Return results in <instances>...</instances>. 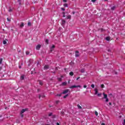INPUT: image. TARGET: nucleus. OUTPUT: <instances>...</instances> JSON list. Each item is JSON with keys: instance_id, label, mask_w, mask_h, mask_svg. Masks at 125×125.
Instances as JSON below:
<instances>
[{"instance_id": "nucleus-1", "label": "nucleus", "mask_w": 125, "mask_h": 125, "mask_svg": "<svg viewBox=\"0 0 125 125\" xmlns=\"http://www.w3.org/2000/svg\"><path fill=\"white\" fill-rule=\"evenodd\" d=\"M104 95V98L105 99V102H109V99H108V96L107 94H105L104 93H103Z\"/></svg>"}, {"instance_id": "nucleus-2", "label": "nucleus", "mask_w": 125, "mask_h": 125, "mask_svg": "<svg viewBox=\"0 0 125 125\" xmlns=\"http://www.w3.org/2000/svg\"><path fill=\"white\" fill-rule=\"evenodd\" d=\"M77 87H82V86L80 85H72L70 87H69V88H71V89H73V88H76Z\"/></svg>"}, {"instance_id": "nucleus-3", "label": "nucleus", "mask_w": 125, "mask_h": 125, "mask_svg": "<svg viewBox=\"0 0 125 125\" xmlns=\"http://www.w3.org/2000/svg\"><path fill=\"white\" fill-rule=\"evenodd\" d=\"M68 92H69V89H65L62 93V94H66V93H68Z\"/></svg>"}, {"instance_id": "nucleus-4", "label": "nucleus", "mask_w": 125, "mask_h": 125, "mask_svg": "<svg viewBox=\"0 0 125 125\" xmlns=\"http://www.w3.org/2000/svg\"><path fill=\"white\" fill-rule=\"evenodd\" d=\"M26 111H28V108L22 109L21 112V114H23V113H25Z\"/></svg>"}, {"instance_id": "nucleus-5", "label": "nucleus", "mask_w": 125, "mask_h": 125, "mask_svg": "<svg viewBox=\"0 0 125 125\" xmlns=\"http://www.w3.org/2000/svg\"><path fill=\"white\" fill-rule=\"evenodd\" d=\"M41 44H39V45H37L36 46V49L37 50H40V49H41Z\"/></svg>"}, {"instance_id": "nucleus-6", "label": "nucleus", "mask_w": 125, "mask_h": 125, "mask_svg": "<svg viewBox=\"0 0 125 125\" xmlns=\"http://www.w3.org/2000/svg\"><path fill=\"white\" fill-rule=\"evenodd\" d=\"M79 51H76L75 52V57H79V56H80V54H79Z\"/></svg>"}, {"instance_id": "nucleus-7", "label": "nucleus", "mask_w": 125, "mask_h": 125, "mask_svg": "<svg viewBox=\"0 0 125 125\" xmlns=\"http://www.w3.org/2000/svg\"><path fill=\"white\" fill-rule=\"evenodd\" d=\"M49 68V66H48L47 65H45L44 66V70H48Z\"/></svg>"}, {"instance_id": "nucleus-8", "label": "nucleus", "mask_w": 125, "mask_h": 125, "mask_svg": "<svg viewBox=\"0 0 125 125\" xmlns=\"http://www.w3.org/2000/svg\"><path fill=\"white\" fill-rule=\"evenodd\" d=\"M65 24H66V21L64 20H62V26H64V25H65Z\"/></svg>"}, {"instance_id": "nucleus-9", "label": "nucleus", "mask_w": 125, "mask_h": 125, "mask_svg": "<svg viewBox=\"0 0 125 125\" xmlns=\"http://www.w3.org/2000/svg\"><path fill=\"white\" fill-rule=\"evenodd\" d=\"M38 82L39 83L40 85H42V84H43L42 81V80H39Z\"/></svg>"}, {"instance_id": "nucleus-10", "label": "nucleus", "mask_w": 125, "mask_h": 125, "mask_svg": "<svg viewBox=\"0 0 125 125\" xmlns=\"http://www.w3.org/2000/svg\"><path fill=\"white\" fill-rule=\"evenodd\" d=\"M7 42H8V40H7V39H5V40H4L3 41V44H6Z\"/></svg>"}, {"instance_id": "nucleus-11", "label": "nucleus", "mask_w": 125, "mask_h": 125, "mask_svg": "<svg viewBox=\"0 0 125 125\" xmlns=\"http://www.w3.org/2000/svg\"><path fill=\"white\" fill-rule=\"evenodd\" d=\"M95 94H98V89L95 88Z\"/></svg>"}, {"instance_id": "nucleus-12", "label": "nucleus", "mask_w": 125, "mask_h": 125, "mask_svg": "<svg viewBox=\"0 0 125 125\" xmlns=\"http://www.w3.org/2000/svg\"><path fill=\"white\" fill-rule=\"evenodd\" d=\"M23 27H24V23L21 22V25H20V28H23Z\"/></svg>"}, {"instance_id": "nucleus-13", "label": "nucleus", "mask_w": 125, "mask_h": 125, "mask_svg": "<svg viewBox=\"0 0 125 125\" xmlns=\"http://www.w3.org/2000/svg\"><path fill=\"white\" fill-rule=\"evenodd\" d=\"M41 97H42V98H44V97H45V96H44V95L41 96V95H39V99H41Z\"/></svg>"}, {"instance_id": "nucleus-14", "label": "nucleus", "mask_w": 125, "mask_h": 125, "mask_svg": "<svg viewBox=\"0 0 125 125\" xmlns=\"http://www.w3.org/2000/svg\"><path fill=\"white\" fill-rule=\"evenodd\" d=\"M71 18H72V16H71V15H69L67 18L66 19H71Z\"/></svg>"}, {"instance_id": "nucleus-15", "label": "nucleus", "mask_w": 125, "mask_h": 125, "mask_svg": "<svg viewBox=\"0 0 125 125\" xmlns=\"http://www.w3.org/2000/svg\"><path fill=\"white\" fill-rule=\"evenodd\" d=\"M115 9H116V6H114L111 8V10H115Z\"/></svg>"}, {"instance_id": "nucleus-16", "label": "nucleus", "mask_w": 125, "mask_h": 125, "mask_svg": "<svg viewBox=\"0 0 125 125\" xmlns=\"http://www.w3.org/2000/svg\"><path fill=\"white\" fill-rule=\"evenodd\" d=\"M69 75L70 76H74V72H70V73H69Z\"/></svg>"}, {"instance_id": "nucleus-17", "label": "nucleus", "mask_w": 125, "mask_h": 125, "mask_svg": "<svg viewBox=\"0 0 125 125\" xmlns=\"http://www.w3.org/2000/svg\"><path fill=\"white\" fill-rule=\"evenodd\" d=\"M66 84H67V82H63L62 85H66Z\"/></svg>"}, {"instance_id": "nucleus-18", "label": "nucleus", "mask_w": 125, "mask_h": 125, "mask_svg": "<svg viewBox=\"0 0 125 125\" xmlns=\"http://www.w3.org/2000/svg\"><path fill=\"white\" fill-rule=\"evenodd\" d=\"M77 107H78V109L82 108V106H81V105H80V104H77Z\"/></svg>"}, {"instance_id": "nucleus-19", "label": "nucleus", "mask_w": 125, "mask_h": 125, "mask_svg": "<svg viewBox=\"0 0 125 125\" xmlns=\"http://www.w3.org/2000/svg\"><path fill=\"white\" fill-rule=\"evenodd\" d=\"M24 75H22L21 77V80L22 81H23V80H24Z\"/></svg>"}, {"instance_id": "nucleus-20", "label": "nucleus", "mask_w": 125, "mask_h": 125, "mask_svg": "<svg viewBox=\"0 0 125 125\" xmlns=\"http://www.w3.org/2000/svg\"><path fill=\"white\" fill-rule=\"evenodd\" d=\"M68 96H69V94H66L65 96H63V98H67V97H68Z\"/></svg>"}, {"instance_id": "nucleus-21", "label": "nucleus", "mask_w": 125, "mask_h": 125, "mask_svg": "<svg viewBox=\"0 0 125 125\" xmlns=\"http://www.w3.org/2000/svg\"><path fill=\"white\" fill-rule=\"evenodd\" d=\"M63 6H64V7H68V4L67 3H64L63 4Z\"/></svg>"}, {"instance_id": "nucleus-22", "label": "nucleus", "mask_w": 125, "mask_h": 125, "mask_svg": "<svg viewBox=\"0 0 125 125\" xmlns=\"http://www.w3.org/2000/svg\"><path fill=\"white\" fill-rule=\"evenodd\" d=\"M106 40L107 41H110V37H107L106 38Z\"/></svg>"}, {"instance_id": "nucleus-23", "label": "nucleus", "mask_w": 125, "mask_h": 125, "mask_svg": "<svg viewBox=\"0 0 125 125\" xmlns=\"http://www.w3.org/2000/svg\"><path fill=\"white\" fill-rule=\"evenodd\" d=\"M45 42H46V43H47V44H48V43H49L48 39H46L45 40Z\"/></svg>"}, {"instance_id": "nucleus-24", "label": "nucleus", "mask_w": 125, "mask_h": 125, "mask_svg": "<svg viewBox=\"0 0 125 125\" xmlns=\"http://www.w3.org/2000/svg\"><path fill=\"white\" fill-rule=\"evenodd\" d=\"M25 53H26V55H29V54H30V52H29V51H26Z\"/></svg>"}, {"instance_id": "nucleus-25", "label": "nucleus", "mask_w": 125, "mask_h": 125, "mask_svg": "<svg viewBox=\"0 0 125 125\" xmlns=\"http://www.w3.org/2000/svg\"><path fill=\"white\" fill-rule=\"evenodd\" d=\"M98 97H100V96H101V95H102V93H99V94H98Z\"/></svg>"}, {"instance_id": "nucleus-26", "label": "nucleus", "mask_w": 125, "mask_h": 125, "mask_svg": "<svg viewBox=\"0 0 125 125\" xmlns=\"http://www.w3.org/2000/svg\"><path fill=\"white\" fill-rule=\"evenodd\" d=\"M101 87L102 88H104V84H101Z\"/></svg>"}, {"instance_id": "nucleus-27", "label": "nucleus", "mask_w": 125, "mask_h": 125, "mask_svg": "<svg viewBox=\"0 0 125 125\" xmlns=\"http://www.w3.org/2000/svg\"><path fill=\"white\" fill-rule=\"evenodd\" d=\"M51 48H52V49H54V48H55V45H53L52 46V47H51Z\"/></svg>"}, {"instance_id": "nucleus-28", "label": "nucleus", "mask_w": 125, "mask_h": 125, "mask_svg": "<svg viewBox=\"0 0 125 125\" xmlns=\"http://www.w3.org/2000/svg\"><path fill=\"white\" fill-rule=\"evenodd\" d=\"M62 14H63V17H66V16L65 15V13L64 12H62Z\"/></svg>"}, {"instance_id": "nucleus-29", "label": "nucleus", "mask_w": 125, "mask_h": 125, "mask_svg": "<svg viewBox=\"0 0 125 125\" xmlns=\"http://www.w3.org/2000/svg\"><path fill=\"white\" fill-rule=\"evenodd\" d=\"M95 114L96 116H98V112H97V111H95Z\"/></svg>"}, {"instance_id": "nucleus-30", "label": "nucleus", "mask_w": 125, "mask_h": 125, "mask_svg": "<svg viewBox=\"0 0 125 125\" xmlns=\"http://www.w3.org/2000/svg\"><path fill=\"white\" fill-rule=\"evenodd\" d=\"M48 116H49V117H51V116H52V113H50L48 114Z\"/></svg>"}, {"instance_id": "nucleus-31", "label": "nucleus", "mask_w": 125, "mask_h": 125, "mask_svg": "<svg viewBox=\"0 0 125 125\" xmlns=\"http://www.w3.org/2000/svg\"><path fill=\"white\" fill-rule=\"evenodd\" d=\"M2 63V59H0V64H1Z\"/></svg>"}, {"instance_id": "nucleus-32", "label": "nucleus", "mask_w": 125, "mask_h": 125, "mask_svg": "<svg viewBox=\"0 0 125 125\" xmlns=\"http://www.w3.org/2000/svg\"><path fill=\"white\" fill-rule=\"evenodd\" d=\"M94 84H92L91 85V87L92 88H94Z\"/></svg>"}, {"instance_id": "nucleus-33", "label": "nucleus", "mask_w": 125, "mask_h": 125, "mask_svg": "<svg viewBox=\"0 0 125 125\" xmlns=\"http://www.w3.org/2000/svg\"><path fill=\"white\" fill-rule=\"evenodd\" d=\"M27 25H28V26H30L31 25V22H29L28 23V24H27Z\"/></svg>"}, {"instance_id": "nucleus-34", "label": "nucleus", "mask_w": 125, "mask_h": 125, "mask_svg": "<svg viewBox=\"0 0 125 125\" xmlns=\"http://www.w3.org/2000/svg\"><path fill=\"white\" fill-rule=\"evenodd\" d=\"M61 115L63 116V115H64V112H63V111L61 112Z\"/></svg>"}, {"instance_id": "nucleus-35", "label": "nucleus", "mask_w": 125, "mask_h": 125, "mask_svg": "<svg viewBox=\"0 0 125 125\" xmlns=\"http://www.w3.org/2000/svg\"><path fill=\"white\" fill-rule=\"evenodd\" d=\"M7 21H8L9 22H10V21H11V20H10V19H9V18H7Z\"/></svg>"}, {"instance_id": "nucleus-36", "label": "nucleus", "mask_w": 125, "mask_h": 125, "mask_svg": "<svg viewBox=\"0 0 125 125\" xmlns=\"http://www.w3.org/2000/svg\"><path fill=\"white\" fill-rule=\"evenodd\" d=\"M61 9L62 10V11H65V9L64 8H61Z\"/></svg>"}, {"instance_id": "nucleus-37", "label": "nucleus", "mask_w": 125, "mask_h": 125, "mask_svg": "<svg viewBox=\"0 0 125 125\" xmlns=\"http://www.w3.org/2000/svg\"><path fill=\"white\" fill-rule=\"evenodd\" d=\"M101 32H103L104 31H105V30H104V29H103V28H101Z\"/></svg>"}, {"instance_id": "nucleus-38", "label": "nucleus", "mask_w": 125, "mask_h": 125, "mask_svg": "<svg viewBox=\"0 0 125 125\" xmlns=\"http://www.w3.org/2000/svg\"><path fill=\"white\" fill-rule=\"evenodd\" d=\"M83 87H84V88H86V87H87V86L86 85H84Z\"/></svg>"}, {"instance_id": "nucleus-39", "label": "nucleus", "mask_w": 125, "mask_h": 125, "mask_svg": "<svg viewBox=\"0 0 125 125\" xmlns=\"http://www.w3.org/2000/svg\"><path fill=\"white\" fill-rule=\"evenodd\" d=\"M53 50V49H52V48H50V51H51V52H52Z\"/></svg>"}, {"instance_id": "nucleus-40", "label": "nucleus", "mask_w": 125, "mask_h": 125, "mask_svg": "<svg viewBox=\"0 0 125 125\" xmlns=\"http://www.w3.org/2000/svg\"><path fill=\"white\" fill-rule=\"evenodd\" d=\"M21 118H23V117H24V115H23V114H21Z\"/></svg>"}, {"instance_id": "nucleus-41", "label": "nucleus", "mask_w": 125, "mask_h": 125, "mask_svg": "<svg viewBox=\"0 0 125 125\" xmlns=\"http://www.w3.org/2000/svg\"><path fill=\"white\" fill-rule=\"evenodd\" d=\"M91 1H92V2H95V1H96V0H91Z\"/></svg>"}, {"instance_id": "nucleus-42", "label": "nucleus", "mask_w": 125, "mask_h": 125, "mask_svg": "<svg viewBox=\"0 0 125 125\" xmlns=\"http://www.w3.org/2000/svg\"><path fill=\"white\" fill-rule=\"evenodd\" d=\"M123 125H125V120H124V123H123Z\"/></svg>"}, {"instance_id": "nucleus-43", "label": "nucleus", "mask_w": 125, "mask_h": 125, "mask_svg": "<svg viewBox=\"0 0 125 125\" xmlns=\"http://www.w3.org/2000/svg\"><path fill=\"white\" fill-rule=\"evenodd\" d=\"M11 11H12V9H10L9 10V12H11Z\"/></svg>"}, {"instance_id": "nucleus-44", "label": "nucleus", "mask_w": 125, "mask_h": 125, "mask_svg": "<svg viewBox=\"0 0 125 125\" xmlns=\"http://www.w3.org/2000/svg\"><path fill=\"white\" fill-rule=\"evenodd\" d=\"M37 91H38V92H40V91H41V89H38L37 90Z\"/></svg>"}, {"instance_id": "nucleus-45", "label": "nucleus", "mask_w": 125, "mask_h": 125, "mask_svg": "<svg viewBox=\"0 0 125 125\" xmlns=\"http://www.w3.org/2000/svg\"><path fill=\"white\" fill-rule=\"evenodd\" d=\"M81 79V77H78L77 78V81H78V80H79V79Z\"/></svg>"}, {"instance_id": "nucleus-46", "label": "nucleus", "mask_w": 125, "mask_h": 125, "mask_svg": "<svg viewBox=\"0 0 125 125\" xmlns=\"http://www.w3.org/2000/svg\"><path fill=\"white\" fill-rule=\"evenodd\" d=\"M56 104H58V103H59V101H57L56 102Z\"/></svg>"}, {"instance_id": "nucleus-47", "label": "nucleus", "mask_w": 125, "mask_h": 125, "mask_svg": "<svg viewBox=\"0 0 125 125\" xmlns=\"http://www.w3.org/2000/svg\"><path fill=\"white\" fill-rule=\"evenodd\" d=\"M63 2H67V0H63Z\"/></svg>"}, {"instance_id": "nucleus-48", "label": "nucleus", "mask_w": 125, "mask_h": 125, "mask_svg": "<svg viewBox=\"0 0 125 125\" xmlns=\"http://www.w3.org/2000/svg\"><path fill=\"white\" fill-rule=\"evenodd\" d=\"M58 80L59 81V82H61V78H58Z\"/></svg>"}, {"instance_id": "nucleus-49", "label": "nucleus", "mask_w": 125, "mask_h": 125, "mask_svg": "<svg viewBox=\"0 0 125 125\" xmlns=\"http://www.w3.org/2000/svg\"><path fill=\"white\" fill-rule=\"evenodd\" d=\"M61 95H62L61 94H58V95H57L58 96H60V97L61 96Z\"/></svg>"}, {"instance_id": "nucleus-50", "label": "nucleus", "mask_w": 125, "mask_h": 125, "mask_svg": "<svg viewBox=\"0 0 125 125\" xmlns=\"http://www.w3.org/2000/svg\"><path fill=\"white\" fill-rule=\"evenodd\" d=\"M109 105H112V103H109Z\"/></svg>"}, {"instance_id": "nucleus-51", "label": "nucleus", "mask_w": 125, "mask_h": 125, "mask_svg": "<svg viewBox=\"0 0 125 125\" xmlns=\"http://www.w3.org/2000/svg\"><path fill=\"white\" fill-rule=\"evenodd\" d=\"M57 125H60V124L59 123H57Z\"/></svg>"}, {"instance_id": "nucleus-52", "label": "nucleus", "mask_w": 125, "mask_h": 125, "mask_svg": "<svg viewBox=\"0 0 125 125\" xmlns=\"http://www.w3.org/2000/svg\"><path fill=\"white\" fill-rule=\"evenodd\" d=\"M102 125H105V124L102 123Z\"/></svg>"}, {"instance_id": "nucleus-53", "label": "nucleus", "mask_w": 125, "mask_h": 125, "mask_svg": "<svg viewBox=\"0 0 125 125\" xmlns=\"http://www.w3.org/2000/svg\"><path fill=\"white\" fill-rule=\"evenodd\" d=\"M19 68L21 69V66H19Z\"/></svg>"}, {"instance_id": "nucleus-54", "label": "nucleus", "mask_w": 125, "mask_h": 125, "mask_svg": "<svg viewBox=\"0 0 125 125\" xmlns=\"http://www.w3.org/2000/svg\"><path fill=\"white\" fill-rule=\"evenodd\" d=\"M53 74H55V71L53 72Z\"/></svg>"}, {"instance_id": "nucleus-55", "label": "nucleus", "mask_w": 125, "mask_h": 125, "mask_svg": "<svg viewBox=\"0 0 125 125\" xmlns=\"http://www.w3.org/2000/svg\"><path fill=\"white\" fill-rule=\"evenodd\" d=\"M54 122H55V120H53V123H54Z\"/></svg>"}, {"instance_id": "nucleus-56", "label": "nucleus", "mask_w": 125, "mask_h": 125, "mask_svg": "<svg viewBox=\"0 0 125 125\" xmlns=\"http://www.w3.org/2000/svg\"><path fill=\"white\" fill-rule=\"evenodd\" d=\"M5 109H7V107H6L5 108Z\"/></svg>"}, {"instance_id": "nucleus-57", "label": "nucleus", "mask_w": 125, "mask_h": 125, "mask_svg": "<svg viewBox=\"0 0 125 125\" xmlns=\"http://www.w3.org/2000/svg\"><path fill=\"white\" fill-rule=\"evenodd\" d=\"M19 52H21V50L19 51Z\"/></svg>"}, {"instance_id": "nucleus-58", "label": "nucleus", "mask_w": 125, "mask_h": 125, "mask_svg": "<svg viewBox=\"0 0 125 125\" xmlns=\"http://www.w3.org/2000/svg\"><path fill=\"white\" fill-rule=\"evenodd\" d=\"M73 14H75V12H73Z\"/></svg>"}, {"instance_id": "nucleus-59", "label": "nucleus", "mask_w": 125, "mask_h": 125, "mask_svg": "<svg viewBox=\"0 0 125 125\" xmlns=\"http://www.w3.org/2000/svg\"><path fill=\"white\" fill-rule=\"evenodd\" d=\"M0 70H1V67H0Z\"/></svg>"}, {"instance_id": "nucleus-60", "label": "nucleus", "mask_w": 125, "mask_h": 125, "mask_svg": "<svg viewBox=\"0 0 125 125\" xmlns=\"http://www.w3.org/2000/svg\"><path fill=\"white\" fill-rule=\"evenodd\" d=\"M107 1V0H104V1Z\"/></svg>"}, {"instance_id": "nucleus-61", "label": "nucleus", "mask_w": 125, "mask_h": 125, "mask_svg": "<svg viewBox=\"0 0 125 125\" xmlns=\"http://www.w3.org/2000/svg\"><path fill=\"white\" fill-rule=\"evenodd\" d=\"M116 75H117V72L115 73Z\"/></svg>"}, {"instance_id": "nucleus-62", "label": "nucleus", "mask_w": 125, "mask_h": 125, "mask_svg": "<svg viewBox=\"0 0 125 125\" xmlns=\"http://www.w3.org/2000/svg\"><path fill=\"white\" fill-rule=\"evenodd\" d=\"M50 107H51V106H50Z\"/></svg>"}]
</instances>
